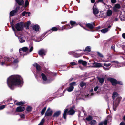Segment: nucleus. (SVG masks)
Segmentation results:
<instances>
[{"label": "nucleus", "instance_id": "1", "mask_svg": "<svg viewBox=\"0 0 125 125\" xmlns=\"http://www.w3.org/2000/svg\"><path fill=\"white\" fill-rule=\"evenodd\" d=\"M23 81L22 77L18 75L10 76L7 80V83L9 87L13 89L14 86L18 85L21 87L23 85Z\"/></svg>", "mask_w": 125, "mask_h": 125}, {"label": "nucleus", "instance_id": "2", "mask_svg": "<svg viewBox=\"0 0 125 125\" xmlns=\"http://www.w3.org/2000/svg\"><path fill=\"white\" fill-rule=\"evenodd\" d=\"M13 59V58L11 57H5L3 60H2L1 65L2 66L5 65L8 66L11 65V64L12 63L13 66L15 68L17 66V63L18 62V61L17 59H15L12 62Z\"/></svg>", "mask_w": 125, "mask_h": 125}, {"label": "nucleus", "instance_id": "3", "mask_svg": "<svg viewBox=\"0 0 125 125\" xmlns=\"http://www.w3.org/2000/svg\"><path fill=\"white\" fill-rule=\"evenodd\" d=\"M33 49V47H31L29 50L27 47H22L20 48L19 51L21 55L24 56L32 51Z\"/></svg>", "mask_w": 125, "mask_h": 125}, {"label": "nucleus", "instance_id": "4", "mask_svg": "<svg viewBox=\"0 0 125 125\" xmlns=\"http://www.w3.org/2000/svg\"><path fill=\"white\" fill-rule=\"evenodd\" d=\"M24 26V23L22 22L18 23L14 26L16 29L19 31H22L23 29Z\"/></svg>", "mask_w": 125, "mask_h": 125}, {"label": "nucleus", "instance_id": "5", "mask_svg": "<svg viewBox=\"0 0 125 125\" xmlns=\"http://www.w3.org/2000/svg\"><path fill=\"white\" fill-rule=\"evenodd\" d=\"M122 99V97H120L117 98L114 101L113 104V109L114 111L116 110V108L118 106L119 102Z\"/></svg>", "mask_w": 125, "mask_h": 125}, {"label": "nucleus", "instance_id": "6", "mask_svg": "<svg viewBox=\"0 0 125 125\" xmlns=\"http://www.w3.org/2000/svg\"><path fill=\"white\" fill-rule=\"evenodd\" d=\"M46 34V33H44L43 34L41 37H37L36 36H33L32 37V39L35 42H39L42 40L44 37H41L42 36H44Z\"/></svg>", "mask_w": 125, "mask_h": 125}, {"label": "nucleus", "instance_id": "7", "mask_svg": "<svg viewBox=\"0 0 125 125\" xmlns=\"http://www.w3.org/2000/svg\"><path fill=\"white\" fill-rule=\"evenodd\" d=\"M76 85V83L75 82L71 83L69 84L70 86L67 88V91L69 92L72 91L73 89L74 86Z\"/></svg>", "mask_w": 125, "mask_h": 125}, {"label": "nucleus", "instance_id": "8", "mask_svg": "<svg viewBox=\"0 0 125 125\" xmlns=\"http://www.w3.org/2000/svg\"><path fill=\"white\" fill-rule=\"evenodd\" d=\"M19 8L20 7L19 6H17L15 10H12L10 12V16H12L15 15L16 14Z\"/></svg>", "mask_w": 125, "mask_h": 125}, {"label": "nucleus", "instance_id": "9", "mask_svg": "<svg viewBox=\"0 0 125 125\" xmlns=\"http://www.w3.org/2000/svg\"><path fill=\"white\" fill-rule=\"evenodd\" d=\"M52 111L49 107L45 113V116H50L52 115Z\"/></svg>", "mask_w": 125, "mask_h": 125}, {"label": "nucleus", "instance_id": "10", "mask_svg": "<svg viewBox=\"0 0 125 125\" xmlns=\"http://www.w3.org/2000/svg\"><path fill=\"white\" fill-rule=\"evenodd\" d=\"M107 80L110 81L113 86H115L117 84V81L114 79L108 78L107 79Z\"/></svg>", "mask_w": 125, "mask_h": 125}, {"label": "nucleus", "instance_id": "11", "mask_svg": "<svg viewBox=\"0 0 125 125\" xmlns=\"http://www.w3.org/2000/svg\"><path fill=\"white\" fill-rule=\"evenodd\" d=\"M93 13L94 14H96L99 12V11L98 9L96 8V5L95 4H94L93 7Z\"/></svg>", "mask_w": 125, "mask_h": 125}, {"label": "nucleus", "instance_id": "12", "mask_svg": "<svg viewBox=\"0 0 125 125\" xmlns=\"http://www.w3.org/2000/svg\"><path fill=\"white\" fill-rule=\"evenodd\" d=\"M32 28L33 30L36 31H39L40 27L39 25L37 24H34L32 25Z\"/></svg>", "mask_w": 125, "mask_h": 125}, {"label": "nucleus", "instance_id": "13", "mask_svg": "<svg viewBox=\"0 0 125 125\" xmlns=\"http://www.w3.org/2000/svg\"><path fill=\"white\" fill-rule=\"evenodd\" d=\"M46 52V51L43 49H42L39 51L38 53L39 55L43 57V56L45 55Z\"/></svg>", "mask_w": 125, "mask_h": 125}, {"label": "nucleus", "instance_id": "14", "mask_svg": "<svg viewBox=\"0 0 125 125\" xmlns=\"http://www.w3.org/2000/svg\"><path fill=\"white\" fill-rule=\"evenodd\" d=\"M111 62L112 63H115L117 64V66H116V67H120L121 66H124L125 65V64H123V63H119L117 61H111Z\"/></svg>", "mask_w": 125, "mask_h": 125}, {"label": "nucleus", "instance_id": "15", "mask_svg": "<svg viewBox=\"0 0 125 125\" xmlns=\"http://www.w3.org/2000/svg\"><path fill=\"white\" fill-rule=\"evenodd\" d=\"M72 28V27H71V25L69 24H66L62 27V30L64 29L68 30Z\"/></svg>", "mask_w": 125, "mask_h": 125}, {"label": "nucleus", "instance_id": "16", "mask_svg": "<svg viewBox=\"0 0 125 125\" xmlns=\"http://www.w3.org/2000/svg\"><path fill=\"white\" fill-rule=\"evenodd\" d=\"M121 6L119 4H115L113 8V10L115 11H116L117 10V9H120Z\"/></svg>", "mask_w": 125, "mask_h": 125}, {"label": "nucleus", "instance_id": "17", "mask_svg": "<svg viewBox=\"0 0 125 125\" xmlns=\"http://www.w3.org/2000/svg\"><path fill=\"white\" fill-rule=\"evenodd\" d=\"M25 108L24 107L20 106L17 108L16 111L18 112H21L24 111Z\"/></svg>", "mask_w": 125, "mask_h": 125}, {"label": "nucleus", "instance_id": "18", "mask_svg": "<svg viewBox=\"0 0 125 125\" xmlns=\"http://www.w3.org/2000/svg\"><path fill=\"white\" fill-rule=\"evenodd\" d=\"M58 30L57 28L55 27H52L51 29L48 30V31L46 32V34L47 33L49 32V34L52 32V31H56Z\"/></svg>", "mask_w": 125, "mask_h": 125}, {"label": "nucleus", "instance_id": "19", "mask_svg": "<svg viewBox=\"0 0 125 125\" xmlns=\"http://www.w3.org/2000/svg\"><path fill=\"white\" fill-rule=\"evenodd\" d=\"M74 108V107L73 106L70 109V110L68 112V113L69 115H72L74 113L75 111L73 110Z\"/></svg>", "mask_w": 125, "mask_h": 125}, {"label": "nucleus", "instance_id": "20", "mask_svg": "<svg viewBox=\"0 0 125 125\" xmlns=\"http://www.w3.org/2000/svg\"><path fill=\"white\" fill-rule=\"evenodd\" d=\"M86 26L89 28L92 29L93 28L94 26V24L93 23H88L86 24Z\"/></svg>", "mask_w": 125, "mask_h": 125}, {"label": "nucleus", "instance_id": "21", "mask_svg": "<svg viewBox=\"0 0 125 125\" xmlns=\"http://www.w3.org/2000/svg\"><path fill=\"white\" fill-rule=\"evenodd\" d=\"M102 67V64L101 63H98L96 62V64L95 65H94L93 66L94 67L99 68Z\"/></svg>", "mask_w": 125, "mask_h": 125}, {"label": "nucleus", "instance_id": "22", "mask_svg": "<svg viewBox=\"0 0 125 125\" xmlns=\"http://www.w3.org/2000/svg\"><path fill=\"white\" fill-rule=\"evenodd\" d=\"M33 65L35 66L36 68L37 71H39L41 69V67L37 63H35L33 64Z\"/></svg>", "mask_w": 125, "mask_h": 125}, {"label": "nucleus", "instance_id": "23", "mask_svg": "<svg viewBox=\"0 0 125 125\" xmlns=\"http://www.w3.org/2000/svg\"><path fill=\"white\" fill-rule=\"evenodd\" d=\"M16 2L19 5H22L24 4V2L23 0H15Z\"/></svg>", "mask_w": 125, "mask_h": 125}, {"label": "nucleus", "instance_id": "24", "mask_svg": "<svg viewBox=\"0 0 125 125\" xmlns=\"http://www.w3.org/2000/svg\"><path fill=\"white\" fill-rule=\"evenodd\" d=\"M79 63L82 64L83 65H86L87 64V62L85 61H83L82 60H79L78 61Z\"/></svg>", "mask_w": 125, "mask_h": 125}, {"label": "nucleus", "instance_id": "25", "mask_svg": "<svg viewBox=\"0 0 125 125\" xmlns=\"http://www.w3.org/2000/svg\"><path fill=\"white\" fill-rule=\"evenodd\" d=\"M18 39H19L20 42L21 43H22L24 42L25 40L24 39L23 37H22L21 36H20L18 37Z\"/></svg>", "mask_w": 125, "mask_h": 125}, {"label": "nucleus", "instance_id": "26", "mask_svg": "<svg viewBox=\"0 0 125 125\" xmlns=\"http://www.w3.org/2000/svg\"><path fill=\"white\" fill-rule=\"evenodd\" d=\"M70 23L71 25V27H72V28L77 25L75 22L73 21H70Z\"/></svg>", "mask_w": 125, "mask_h": 125}, {"label": "nucleus", "instance_id": "27", "mask_svg": "<svg viewBox=\"0 0 125 125\" xmlns=\"http://www.w3.org/2000/svg\"><path fill=\"white\" fill-rule=\"evenodd\" d=\"M113 11L110 10H109L107 11V15L108 16L111 15L112 14Z\"/></svg>", "mask_w": 125, "mask_h": 125}, {"label": "nucleus", "instance_id": "28", "mask_svg": "<svg viewBox=\"0 0 125 125\" xmlns=\"http://www.w3.org/2000/svg\"><path fill=\"white\" fill-rule=\"evenodd\" d=\"M91 49L90 47H86L85 49L83 51H84L85 52L88 53L91 51Z\"/></svg>", "mask_w": 125, "mask_h": 125}, {"label": "nucleus", "instance_id": "29", "mask_svg": "<svg viewBox=\"0 0 125 125\" xmlns=\"http://www.w3.org/2000/svg\"><path fill=\"white\" fill-rule=\"evenodd\" d=\"M68 111V109H66L64 110L63 114V118L64 119H66V114Z\"/></svg>", "mask_w": 125, "mask_h": 125}, {"label": "nucleus", "instance_id": "30", "mask_svg": "<svg viewBox=\"0 0 125 125\" xmlns=\"http://www.w3.org/2000/svg\"><path fill=\"white\" fill-rule=\"evenodd\" d=\"M98 79L99 80L100 83L102 84L104 81V78H103L98 77Z\"/></svg>", "mask_w": 125, "mask_h": 125}, {"label": "nucleus", "instance_id": "31", "mask_svg": "<svg viewBox=\"0 0 125 125\" xmlns=\"http://www.w3.org/2000/svg\"><path fill=\"white\" fill-rule=\"evenodd\" d=\"M60 114V111H58L55 112L53 115L54 117H57L59 116Z\"/></svg>", "mask_w": 125, "mask_h": 125}, {"label": "nucleus", "instance_id": "32", "mask_svg": "<svg viewBox=\"0 0 125 125\" xmlns=\"http://www.w3.org/2000/svg\"><path fill=\"white\" fill-rule=\"evenodd\" d=\"M108 31V28H105L101 30L100 31L101 32L103 33H105Z\"/></svg>", "mask_w": 125, "mask_h": 125}, {"label": "nucleus", "instance_id": "33", "mask_svg": "<svg viewBox=\"0 0 125 125\" xmlns=\"http://www.w3.org/2000/svg\"><path fill=\"white\" fill-rule=\"evenodd\" d=\"M41 75L43 80L46 81L47 80V77L46 75L43 73L41 74Z\"/></svg>", "mask_w": 125, "mask_h": 125}, {"label": "nucleus", "instance_id": "34", "mask_svg": "<svg viewBox=\"0 0 125 125\" xmlns=\"http://www.w3.org/2000/svg\"><path fill=\"white\" fill-rule=\"evenodd\" d=\"M120 18L121 20L123 21L125 20V15H123L122 14H121L120 15Z\"/></svg>", "mask_w": 125, "mask_h": 125}, {"label": "nucleus", "instance_id": "35", "mask_svg": "<svg viewBox=\"0 0 125 125\" xmlns=\"http://www.w3.org/2000/svg\"><path fill=\"white\" fill-rule=\"evenodd\" d=\"M117 93L116 92H114L113 93V96L112 97V98L114 99L116 97L117 95Z\"/></svg>", "mask_w": 125, "mask_h": 125}, {"label": "nucleus", "instance_id": "36", "mask_svg": "<svg viewBox=\"0 0 125 125\" xmlns=\"http://www.w3.org/2000/svg\"><path fill=\"white\" fill-rule=\"evenodd\" d=\"M32 109V107L30 106H28L26 108V110L29 112L31 111Z\"/></svg>", "mask_w": 125, "mask_h": 125}, {"label": "nucleus", "instance_id": "37", "mask_svg": "<svg viewBox=\"0 0 125 125\" xmlns=\"http://www.w3.org/2000/svg\"><path fill=\"white\" fill-rule=\"evenodd\" d=\"M86 85V84L85 83L82 82L80 83V86L81 87H83L84 86H85Z\"/></svg>", "mask_w": 125, "mask_h": 125}, {"label": "nucleus", "instance_id": "38", "mask_svg": "<svg viewBox=\"0 0 125 125\" xmlns=\"http://www.w3.org/2000/svg\"><path fill=\"white\" fill-rule=\"evenodd\" d=\"M44 121V118L42 119L40 123L38 124V125H43Z\"/></svg>", "mask_w": 125, "mask_h": 125}, {"label": "nucleus", "instance_id": "39", "mask_svg": "<svg viewBox=\"0 0 125 125\" xmlns=\"http://www.w3.org/2000/svg\"><path fill=\"white\" fill-rule=\"evenodd\" d=\"M97 52V53L98 56H99V57L101 58L103 57L104 56L101 53L98 52Z\"/></svg>", "mask_w": 125, "mask_h": 125}, {"label": "nucleus", "instance_id": "40", "mask_svg": "<svg viewBox=\"0 0 125 125\" xmlns=\"http://www.w3.org/2000/svg\"><path fill=\"white\" fill-rule=\"evenodd\" d=\"M104 65L106 67H108L110 66L111 65V64L110 63H107L106 62H104Z\"/></svg>", "mask_w": 125, "mask_h": 125}, {"label": "nucleus", "instance_id": "41", "mask_svg": "<svg viewBox=\"0 0 125 125\" xmlns=\"http://www.w3.org/2000/svg\"><path fill=\"white\" fill-rule=\"evenodd\" d=\"M46 109V107H45L42 110L41 112V114L42 115H43L44 114Z\"/></svg>", "mask_w": 125, "mask_h": 125}, {"label": "nucleus", "instance_id": "42", "mask_svg": "<svg viewBox=\"0 0 125 125\" xmlns=\"http://www.w3.org/2000/svg\"><path fill=\"white\" fill-rule=\"evenodd\" d=\"M92 116H89L87 117L86 118V120L88 121H90L91 120H92Z\"/></svg>", "mask_w": 125, "mask_h": 125}, {"label": "nucleus", "instance_id": "43", "mask_svg": "<svg viewBox=\"0 0 125 125\" xmlns=\"http://www.w3.org/2000/svg\"><path fill=\"white\" fill-rule=\"evenodd\" d=\"M24 104V103H23L22 102H19L18 103H16V104L18 105H22Z\"/></svg>", "mask_w": 125, "mask_h": 125}, {"label": "nucleus", "instance_id": "44", "mask_svg": "<svg viewBox=\"0 0 125 125\" xmlns=\"http://www.w3.org/2000/svg\"><path fill=\"white\" fill-rule=\"evenodd\" d=\"M29 4V2L28 0H26L25 3V7H26Z\"/></svg>", "mask_w": 125, "mask_h": 125}, {"label": "nucleus", "instance_id": "45", "mask_svg": "<svg viewBox=\"0 0 125 125\" xmlns=\"http://www.w3.org/2000/svg\"><path fill=\"white\" fill-rule=\"evenodd\" d=\"M103 69L105 70H108L110 69V67H103Z\"/></svg>", "mask_w": 125, "mask_h": 125}, {"label": "nucleus", "instance_id": "46", "mask_svg": "<svg viewBox=\"0 0 125 125\" xmlns=\"http://www.w3.org/2000/svg\"><path fill=\"white\" fill-rule=\"evenodd\" d=\"M12 28L13 31L14 32L15 36H16V31L15 30L14 27L13 26H12Z\"/></svg>", "mask_w": 125, "mask_h": 125}, {"label": "nucleus", "instance_id": "47", "mask_svg": "<svg viewBox=\"0 0 125 125\" xmlns=\"http://www.w3.org/2000/svg\"><path fill=\"white\" fill-rule=\"evenodd\" d=\"M5 105H1L0 106V110H1L3 109L5 107Z\"/></svg>", "mask_w": 125, "mask_h": 125}, {"label": "nucleus", "instance_id": "48", "mask_svg": "<svg viewBox=\"0 0 125 125\" xmlns=\"http://www.w3.org/2000/svg\"><path fill=\"white\" fill-rule=\"evenodd\" d=\"M102 122L103 123V125H106L107 124V121L106 120H105L104 121Z\"/></svg>", "mask_w": 125, "mask_h": 125}, {"label": "nucleus", "instance_id": "49", "mask_svg": "<svg viewBox=\"0 0 125 125\" xmlns=\"http://www.w3.org/2000/svg\"><path fill=\"white\" fill-rule=\"evenodd\" d=\"M27 14V12L26 11H24L22 13V14L23 16H25L26 14Z\"/></svg>", "mask_w": 125, "mask_h": 125}, {"label": "nucleus", "instance_id": "50", "mask_svg": "<svg viewBox=\"0 0 125 125\" xmlns=\"http://www.w3.org/2000/svg\"><path fill=\"white\" fill-rule=\"evenodd\" d=\"M70 64L73 65H77V64L74 62H72L70 63Z\"/></svg>", "mask_w": 125, "mask_h": 125}, {"label": "nucleus", "instance_id": "51", "mask_svg": "<svg viewBox=\"0 0 125 125\" xmlns=\"http://www.w3.org/2000/svg\"><path fill=\"white\" fill-rule=\"evenodd\" d=\"M117 84H119L120 85H122V83L121 81H117Z\"/></svg>", "mask_w": 125, "mask_h": 125}, {"label": "nucleus", "instance_id": "52", "mask_svg": "<svg viewBox=\"0 0 125 125\" xmlns=\"http://www.w3.org/2000/svg\"><path fill=\"white\" fill-rule=\"evenodd\" d=\"M91 123L92 124H94L96 123V121L95 120H93L91 121Z\"/></svg>", "mask_w": 125, "mask_h": 125}, {"label": "nucleus", "instance_id": "53", "mask_svg": "<svg viewBox=\"0 0 125 125\" xmlns=\"http://www.w3.org/2000/svg\"><path fill=\"white\" fill-rule=\"evenodd\" d=\"M99 87L98 86L96 87L94 89V90L95 91H97V90L98 89Z\"/></svg>", "mask_w": 125, "mask_h": 125}, {"label": "nucleus", "instance_id": "54", "mask_svg": "<svg viewBox=\"0 0 125 125\" xmlns=\"http://www.w3.org/2000/svg\"><path fill=\"white\" fill-rule=\"evenodd\" d=\"M111 2L113 3H114L116 2V0H111Z\"/></svg>", "mask_w": 125, "mask_h": 125}, {"label": "nucleus", "instance_id": "55", "mask_svg": "<svg viewBox=\"0 0 125 125\" xmlns=\"http://www.w3.org/2000/svg\"><path fill=\"white\" fill-rule=\"evenodd\" d=\"M20 116L21 118H24L25 115L24 114L21 115H20Z\"/></svg>", "mask_w": 125, "mask_h": 125}, {"label": "nucleus", "instance_id": "56", "mask_svg": "<svg viewBox=\"0 0 125 125\" xmlns=\"http://www.w3.org/2000/svg\"><path fill=\"white\" fill-rule=\"evenodd\" d=\"M30 24V22L29 21H28L27 23V26H29Z\"/></svg>", "mask_w": 125, "mask_h": 125}, {"label": "nucleus", "instance_id": "57", "mask_svg": "<svg viewBox=\"0 0 125 125\" xmlns=\"http://www.w3.org/2000/svg\"><path fill=\"white\" fill-rule=\"evenodd\" d=\"M120 125H125V123L124 122H122L120 123Z\"/></svg>", "mask_w": 125, "mask_h": 125}, {"label": "nucleus", "instance_id": "58", "mask_svg": "<svg viewBox=\"0 0 125 125\" xmlns=\"http://www.w3.org/2000/svg\"><path fill=\"white\" fill-rule=\"evenodd\" d=\"M122 36L125 39V33H123L122 34Z\"/></svg>", "mask_w": 125, "mask_h": 125}, {"label": "nucleus", "instance_id": "59", "mask_svg": "<svg viewBox=\"0 0 125 125\" xmlns=\"http://www.w3.org/2000/svg\"><path fill=\"white\" fill-rule=\"evenodd\" d=\"M80 26L81 27H83V28L84 29H85V30H87L86 29H85L84 27L82 24H80Z\"/></svg>", "mask_w": 125, "mask_h": 125}, {"label": "nucleus", "instance_id": "60", "mask_svg": "<svg viewBox=\"0 0 125 125\" xmlns=\"http://www.w3.org/2000/svg\"><path fill=\"white\" fill-rule=\"evenodd\" d=\"M95 0H91V1L92 3H94L95 2Z\"/></svg>", "mask_w": 125, "mask_h": 125}, {"label": "nucleus", "instance_id": "61", "mask_svg": "<svg viewBox=\"0 0 125 125\" xmlns=\"http://www.w3.org/2000/svg\"><path fill=\"white\" fill-rule=\"evenodd\" d=\"M109 61L108 60H102V61H100V62H108Z\"/></svg>", "mask_w": 125, "mask_h": 125}, {"label": "nucleus", "instance_id": "62", "mask_svg": "<svg viewBox=\"0 0 125 125\" xmlns=\"http://www.w3.org/2000/svg\"><path fill=\"white\" fill-rule=\"evenodd\" d=\"M49 82H48L47 81V82H44L43 83L44 84H45L47 83H49Z\"/></svg>", "mask_w": 125, "mask_h": 125}, {"label": "nucleus", "instance_id": "63", "mask_svg": "<svg viewBox=\"0 0 125 125\" xmlns=\"http://www.w3.org/2000/svg\"><path fill=\"white\" fill-rule=\"evenodd\" d=\"M96 62H94V63H92V65H95L96 64Z\"/></svg>", "mask_w": 125, "mask_h": 125}, {"label": "nucleus", "instance_id": "64", "mask_svg": "<svg viewBox=\"0 0 125 125\" xmlns=\"http://www.w3.org/2000/svg\"><path fill=\"white\" fill-rule=\"evenodd\" d=\"M99 125H103V124L102 122H101L99 124Z\"/></svg>", "mask_w": 125, "mask_h": 125}]
</instances>
